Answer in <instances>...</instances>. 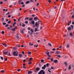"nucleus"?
I'll return each instance as SVG.
<instances>
[{"label":"nucleus","mask_w":74,"mask_h":74,"mask_svg":"<svg viewBox=\"0 0 74 74\" xmlns=\"http://www.w3.org/2000/svg\"><path fill=\"white\" fill-rule=\"evenodd\" d=\"M12 31H15V28H13V29H12Z\"/></svg>","instance_id":"obj_50"},{"label":"nucleus","mask_w":74,"mask_h":74,"mask_svg":"<svg viewBox=\"0 0 74 74\" xmlns=\"http://www.w3.org/2000/svg\"><path fill=\"white\" fill-rule=\"evenodd\" d=\"M6 24V23H3V25H5Z\"/></svg>","instance_id":"obj_34"},{"label":"nucleus","mask_w":74,"mask_h":74,"mask_svg":"<svg viewBox=\"0 0 74 74\" xmlns=\"http://www.w3.org/2000/svg\"><path fill=\"white\" fill-rule=\"evenodd\" d=\"M16 38H17V39H19V36H16Z\"/></svg>","instance_id":"obj_23"},{"label":"nucleus","mask_w":74,"mask_h":74,"mask_svg":"<svg viewBox=\"0 0 74 74\" xmlns=\"http://www.w3.org/2000/svg\"><path fill=\"white\" fill-rule=\"evenodd\" d=\"M73 15L72 16V18H74V14H73Z\"/></svg>","instance_id":"obj_44"},{"label":"nucleus","mask_w":74,"mask_h":74,"mask_svg":"<svg viewBox=\"0 0 74 74\" xmlns=\"http://www.w3.org/2000/svg\"><path fill=\"white\" fill-rule=\"evenodd\" d=\"M26 19H29V17H27V18H26L25 19V20H26Z\"/></svg>","instance_id":"obj_52"},{"label":"nucleus","mask_w":74,"mask_h":74,"mask_svg":"<svg viewBox=\"0 0 74 74\" xmlns=\"http://www.w3.org/2000/svg\"><path fill=\"white\" fill-rule=\"evenodd\" d=\"M3 53L4 55H7V52H3Z\"/></svg>","instance_id":"obj_15"},{"label":"nucleus","mask_w":74,"mask_h":74,"mask_svg":"<svg viewBox=\"0 0 74 74\" xmlns=\"http://www.w3.org/2000/svg\"><path fill=\"white\" fill-rule=\"evenodd\" d=\"M30 31H31V32H33V29H31L30 30Z\"/></svg>","instance_id":"obj_45"},{"label":"nucleus","mask_w":74,"mask_h":74,"mask_svg":"<svg viewBox=\"0 0 74 74\" xmlns=\"http://www.w3.org/2000/svg\"><path fill=\"white\" fill-rule=\"evenodd\" d=\"M17 71H21V69H18Z\"/></svg>","instance_id":"obj_63"},{"label":"nucleus","mask_w":74,"mask_h":74,"mask_svg":"<svg viewBox=\"0 0 74 74\" xmlns=\"http://www.w3.org/2000/svg\"><path fill=\"white\" fill-rule=\"evenodd\" d=\"M59 48L60 49H61L62 48V46H61L59 47Z\"/></svg>","instance_id":"obj_51"},{"label":"nucleus","mask_w":74,"mask_h":74,"mask_svg":"<svg viewBox=\"0 0 74 74\" xmlns=\"http://www.w3.org/2000/svg\"><path fill=\"white\" fill-rule=\"evenodd\" d=\"M55 53H56V54H59L60 53V51H56V52H55Z\"/></svg>","instance_id":"obj_4"},{"label":"nucleus","mask_w":74,"mask_h":74,"mask_svg":"<svg viewBox=\"0 0 74 74\" xmlns=\"http://www.w3.org/2000/svg\"><path fill=\"white\" fill-rule=\"evenodd\" d=\"M22 0H19V3H21V2H22Z\"/></svg>","instance_id":"obj_30"},{"label":"nucleus","mask_w":74,"mask_h":74,"mask_svg":"<svg viewBox=\"0 0 74 74\" xmlns=\"http://www.w3.org/2000/svg\"><path fill=\"white\" fill-rule=\"evenodd\" d=\"M30 45H31L32 46H33L34 45L33 44H31L30 42L29 43Z\"/></svg>","instance_id":"obj_40"},{"label":"nucleus","mask_w":74,"mask_h":74,"mask_svg":"<svg viewBox=\"0 0 74 74\" xmlns=\"http://www.w3.org/2000/svg\"><path fill=\"white\" fill-rule=\"evenodd\" d=\"M71 64H70V65L69 66V70H71Z\"/></svg>","instance_id":"obj_7"},{"label":"nucleus","mask_w":74,"mask_h":74,"mask_svg":"<svg viewBox=\"0 0 74 74\" xmlns=\"http://www.w3.org/2000/svg\"><path fill=\"white\" fill-rule=\"evenodd\" d=\"M2 45H3L4 46H5V47H7V45L5 43L4 44L3 43H2Z\"/></svg>","instance_id":"obj_14"},{"label":"nucleus","mask_w":74,"mask_h":74,"mask_svg":"<svg viewBox=\"0 0 74 74\" xmlns=\"http://www.w3.org/2000/svg\"><path fill=\"white\" fill-rule=\"evenodd\" d=\"M48 71H49V73H51V71L49 70V69L48 70Z\"/></svg>","instance_id":"obj_57"},{"label":"nucleus","mask_w":74,"mask_h":74,"mask_svg":"<svg viewBox=\"0 0 74 74\" xmlns=\"http://www.w3.org/2000/svg\"><path fill=\"white\" fill-rule=\"evenodd\" d=\"M46 66L47 67H48V66H49V64L48 63L46 64Z\"/></svg>","instance_id":"obj_35"},{"label":"nucleus","mask_w":74,"mask_h":74,"mask_svg":"<svg viewBox=\"0 0 74 74\" xmlns=\"http://www.w3.org/2000/svg\"><path fill=\"white\" fill-rule=\"evenodd\" d=\"M26 71H28V74H31V73H32V72L30 71H29L28 70H26Z\"/></svg>","instance_id":"obj_3"},{"label":"nucleus","mask_w":74,"mask_h":74,"mask_svg":"<svg viewBox=\"0 0 74 74\" xmlns=\"http://www.w3.org/2000/svg\"><path fill=\"white\" fill-rule=\"evenodd\" d=\"M68 29L69 30H71V28L70 27H69Z\"/></svg>","instance_id":"obj_27"},{"label":"nucleus","mask_w":74,"mask_h":74,"mask_svg":"<svg viewBox=\"0 0 74 74\" xmlns=\"http://www.w3.org/2000/svg\"><path fill=\"white\" fill-rule=\"evenodd\" d=\"M37 28H35V32H37Z\"/></svg>","instance_id":"obj_31"},{"label":"nucleus","mask_w":74,"mask_h":74,"mask_svg":"<svg viewBox=\"0 0 74 74\" xmlns=\"http://www.w3.org/2000/svg\"><path fill=\"white\" fill-rule=\"evenodd\" d=\"M4 33H5L4 31H2L1 32V33L2 34H4Z\"/></svg>","instance_id":"obj_32"},{"label":"nucleus","mask_w":74,"mask_h":74,"mask_svg":"<svg viewBox=\"0 0 74 74\" xmlns=\"http://www.w3.org/2000/svg\"><path fill=\"white\" fill-rule=\"evenodd\" d=\"M41 62L42 63H43V62H44V60H41Z\"/></svg>","instance_id":"obj_29"},{"label":"nucleus","mask_w":74,"mask_h":74,"mask_svg":"<svg viewBox=\"0 0 74 74\" xmlns=\"http://www.w3.org/2000/svg\"><path fill=\"white\" fill-rule=\"evenodd\" d=\"M42 69H43V70H45V68L44 67H42Z\"/></svg>","instance_id":"obj_38"},{"label":"nucleus","mask_w":74,"mask_h":74,"mask_svg":"<svg viewBox=\"0 0 74 74\" xmlns=\"http://www.w3.org/2000/svg\"><path fill=\"white\" fill-rule=\"evenodd\" d=\"M48 2L49 3H50L51 2V0H49L48 1Z\"/></svg>","instance_id":"obj_42"},{"label":"nucleus","mask_w":74,"mask_h":74,"mask_svg":"<svg viewBox=\"0 0 74 74\" xmlns=\"http://www.w3.org/2000/svg\"><path fill=\"white\" fill-rule=\"evenodd\" d=\"M44 67L45 68H46V65H44Z\"/></svg>","instance_id":"obj_54"},{"label":"nucleus","mask_w":74,"mask_h":74,"mask_svg":"<svg viewBox=\"0 0 74 74\" xmlns=\"http://www.w3.org/2000/svg\"><path fill=\"white\" fill-rule=\"evenodd\" d=\"M37 17H34V21H37Z\"/></svg>","instance_id":"obj_11"},{"label":"nucleus","mask_w":74,"mask_h":74,"mask_svg":"<svg viewBox=\"0 0 74 74\" xmlns=\"http://www.w3.org/2000/svg\"><path fill=\"white\" fill-rule=\"evenodd\" d=\"M25 5H22V7H25Z\"/></svg>","instance_id":"obj_61"},{"label":"nucleus","mask_w":74,"mask_h":74,"mask_svg":"<svg viewBox=\"0 0 74 74\" xmlns=\"http://www.w3.org/2000/svg\"><path fill=\"white\" fill-rule=\"evenodd\" d=\"M35 25L36 26H38V24H37V22H36L35 24Z\"/></svg>","instance_id":"obj_22"},{"label":"nucleus","mask_w":74,"mask_h":74,"mask_svg":"<svg viewBox=\"0 0 74 74\" xmlns=\"http://www.w3.org/2000/svg\"><path fill=\"white\" fill-rule=\"evenodd\" d=\"M34 1L33 0H30V2H33Z\"/></svg>","instance_id":"obj_56"},{"label":"nucleus","mask_w":74,"mask_h":74,"mask_svg":"<svg viewBox=\"0 0 74 74\" xmlns=\"http://www.w3.org/2000/svg\"><path fill=\"white\" fill-rule=\"evenodd\" d=\"M20 32L21 33H22V34H23L24 33V32H23V30H20Z\"/></svg>","instance_id":"obj_6"},{"label":"nucleus","mask_w":74,"mask_h":74,"mask_svg":"<svg viewBox=\"0 0 74 74\" xmlns=\"http://www.w3.org/2000/svg\"><path fill=\"white\" fill-rule=\"evenodd\" d=\"M54 63H57V62H58V61L57 60H54Z\"/></svg>","instance_id":"obj_8"},{"label":"nucleus","mask_w":74,"mask_h":74,"mask_svg":"<svg viewBox=\"0 0 74 74\" xmlns=\"http://www.w3.org/2000/svg\"><path fill=\"white\" fill-rule=\"evenodd\" d=\"M29 62H28V64H32V62L29 61Z\"/></svg>","instance_id":"obj_24"},{"label":"nucleus","mask_w":74,"mask_h":74,"mask_svg":"<svg viewBox=\"0 0 74 74\" xmlns=\"http://www.w3.org/2000/svg\"><path fill=\"white\" fill-rule=\"evenodd\" d=\"M31 23H32V24H34V23H35V22H34V20H33L32 21H31Z\"/></svg>","instance_id":"obj_12"},{"label":"nucleus","mask_w":74,"mask_h":74,"mask_svg":"<svg viewBox=\"0 0 74 74\" xmlns=\"http://www.w3.org/2000/svg\"><path fill=\"white\" fill-rule=\"evenodd\" d=\"M56 50V49H52V51H55Z\"/></svg>","instance_id":"obj_49"},{"label":"nucleus","mask_w":74,"mask_h":74,"mask_svg":"<svg viewBox=\"0 0 74 74\" xmlns=\"http://www.w3.org/2000/svg\"><path fill=\"white\" fill-rule=\"evenodd\" d=\"M9 25L8 24H6L5 25V27H8V26Z\"/></svg>","instance_id":"obj_39"},{"label":"nucleus","mask_w":74,"mask_h":74,"mask_svg":"<svg viewBox=\"0 0 74 74\" xmlns=\"http://www.w3.org/2000/svg\"><path fill=\"white\" fill-rule=\"evenodd\" d=\"M4 18H2V21H4Z\"/></svg>","instance_id":"obj_48"},{"label":"nucleus","mask_w":74,"mask_h":74,"mask_svg":"<svg viewBox=\"0 0 74 74\" xmlns=\"http://www.w3.org/2000/svg\"><path fill=\"white\" fill-rule=\"evenodd\" d=\"M39 5V3H37V4L36 5V6H38V5Z\"/></svg>","instance_id":"obj_53"},{"label":"nucleus","mask_w":74,"mask_h":74,"mask_svg":"<svg viewBox=\"0 0 74 74\" xmlns=\"http://www.w3.org/2000/svg\"><path fill=\"white\" fill-rule=\"evenodd\" d=\"M57 57H58V58H60L61 57V56H60L59 55H57Z\"/></svg>","instance_id":"obj_28"},{"label":"nucleus","mask_w":74,"mask_h":74,"mask_svg":"<svg viewBox=\"0 0 74 74\" xmlns=\"http://www.w3.org/2000/svg\"><path fill=\"white\" fill-rule=\"evenodd\" d=\"M31 53H32L30 51H29L28 52V55H31Z\"/></svg>","instance_id":"obj_21"},{"label":"nucleus","mask_w":74,"mask_h":74,"mask_svg":"<svg viewBox=\"0 0 74 74\" xmlns=\"http://www.w3.org/2000/svg\"><path fill=\"white\" fill-rule=\"evenodd\" d=\"M21 4H22V5L24 4V3H23V2H21Z\"/></svg>","instance_id":"obj_59"},{"label":"nucleus","mask_w":74,"mask_h":74,"mask_svg":"<svg viewBox=\"0 0 74 74\" xmlns=\"http://www.w3.org/2000/svg\"><path fill=\"white\" fill-rule=\"evenodd\" d=\"M13 55L14 56H17L18 55V53H16V51H14L13 53Z\"/></svg>","instance_id":"obj_1"},{"label":"nucleus","mask_w":74,"mask_h":74,"mask_svg":"<svg viewBox=\"0 0 74 74\" xmlns=\"http://www.w3.org/2000/svg\"><path fill=\"white\" fill-rule=\"evenodd\" d=\"M50 53H54V52L52 51H51L50 52Z\"/></svg>","instance_id":"obj_41"},{"label":"nucleus","mask_w":74,"mask_h":74,"mask_svg":"<svg viewBox=\"0 0 74 74\" xmlns=\"http://www.w3.org/2000/svg\"><path fill=\"white\" fill-rule=\"evenodd\" d=\"M33 18H29V21H33Z\"/></svg>","instance_id":"obj_17"},{"label":"nucleus","mask_w":74,"mask_h":74,"mask_svg":"<svg viewBox=\"0 0 74 74\" xmlns=\"http://www.w3.org/2000/svg\"><path fill=\"white\" fill-rule=\"evenodd\" d=\"M25 23H28V21H25Z\"/></svg>","instance_id":"obj_60"},{"label":"nucleus","mask_w":74,"mask_h":74,"mask_svg":"<svg viewBox=\"0 0 74 74\" xmlns=\"http://www.w3.org/2000/svg\"><path fill=\"white\" fill-rule=\"evenodd\" d=\"M65 66L66 67L68 66V64L66 62H65Z\"/></svg>","instance_id":"obj_9"},{"label":"nucleus","mask_w":74,"mask_h":74,"mask_svg":"<svg viewBox=\"0 0 74 74\" xmlns=\"http://www.w3.org/2000/svg\"><path fill=\"white\" fill-rule=\"evenodd\" d=\"M20 19H21V18H19L18 19V21L19 22V21H20Z\"/></svg>","instance_id":"obj_47"},{"label":"nucleus","mask_w":74,"mask_h":74,"mask_svg":"<svg viewBox=\"0 0 74 74\" xmlns=\"http://www.w3.org/2000/svg\"><path fill=\"white\" fill-rule=\"evenodd\" d=\"M44 71L42 73V74H45V72H44Z\"/></svg>","instance_id":"obj_64"},{"label":"nucleus","mask_w":74,"mask_h":74,"mask_svg":"<svg viewBox=\"0 0 74 74\" xmlns=\"http://www.w3.org/2000/svg\"><path fill=\"white\" fill-rule=\"evenodd\" d=\"M69 35L70 36H73V34H72V33H70L69 34Z\"/></svg>","instance_id":"obj_25"},{"label":"nucleus","mask_w":74,"mask_h":74,"mask_svg":"<svg viewBox=\"0 0 74 74\" xmlns=\"http://www.w3.org/2000/svg\"><path fill=\"white\" fill-rule=\"evenodd\" d=\"M18 56H19L20 58H21V57L22 56V54H19Z\"/></svg>","instance_id":"obj_5"},{"label":"nucleus","mask_w":74,"mask_h":74,"mask_svg":"<svg viewBox=\"0 0 74 74\" xmlns=\"http://www.w3.org/2000/svg\"><path fill=\"white\" fill-rule=\"evenodd\" d=\"M44 71V70H41L38 73V74H42V72Z\"/></svg>","instance_id":"obj_2"},{"label":"nucleus","mask_w":74,"mask_h":74,"mask_svg":"<svg viewBox=\"0 0 74 74\" xmlns=\"http://www.w3.org/2000/svg\"><path fill=\"white\" fill-rule=\"evenodd\" d=\"M47 55L49 57H51L49 55V52H48L47 53Z\"/></svg>","instance_id":"obj_10"},{"label":"nucleus","mask_w":74,"mask_h":74,"mask_svg":"<svg viewBox=\"0 0 74 74\" xmlns=\"http://www.w3.org/2000/svg\"><path fill=\"white\" fill-rule=\"evenodd\" d=\"M48 45H49V46H50L51 47L52 46V45H51V43H49Z\"/></svg>","instance_id":"obj_18"},{"label":"nucleus","mask_w":74,"mask_h":74,"mask_svg":"<svg viewBox=\"0 0 74 74\" xmlns=\"http://www.w3.org/2000/svg\"><path fill=\"white\" fill-rule=\"evenodd\" d=\"M26 25H25V24H23V25H22V26H23L24 27V26H25Z\"/></svg>","instance_id":"obj_37"},{"label":"nucleus","mask_w":74,"mask_h":74,"mask_svg":"<svg viewBox=\"0 0 74 74\" xmlns=\"http://www.w3.org/2000/svg\"><path fill=\"white\" fill-rule=\"evenodd\" d=\"M8 18H10V17H11V15H9L8 16Z\"/></svg>","instance_id":"obj_62"},{"label":"nucleus","mask_w":74,"mask_h":74,"mask_svg":"<svg viewBox=\"0 0 74 74\" xmlns=\"http://www.w3.org/2000/svg\"><path fill=\"white\" fill-rule=\"evenodd\" d=\"M71 27L72 29L73 28V25H71Z\"/></svg>","instance_id":"obj_58"},{"label":"nucleus","mask_w":74,"mask_h":74,"mask_svg":"<svg viewBox=\"0 0 74 74\" xmlns=\"http://www.w3.org/2000/svg\"><path fill=\"white\" fill-rule=\"evenodd\" d=\"M9 14H10V12H8V13L6 14V15H9Z\"/></svg>","instance_id":"obj_43"},{"label":"nucleus","mask_w":74,"mask_h":74,"mask_svg":"<svg viewBox=\"0 0 74 74\" xmlns=\"http://www.w3.org/2000/svg\"><path fill=\"white\" fill-rule=\"evenodd\" d=\"M7 60H8V59H7V58H5V61H7Z\"/></svg>","instance_id":"obj_46"},{"label":"nucleus","mask_w":74,"mask_h":74,"mask_svg":"<svg viewBox=\"0 0 74 74\" xmlns=\"http://www.w3.org/2000/svg\"><path fill=\"white\" fill-rule=\"evenodd\" d=\"M66 47L67 48H69V45H66Z\"/></svg>","instance_id":"obj_36"},{"label":"nucleus","mask_w":74,"mask_h":74,"mask_svg":"<svg viewBox=\"0 0 74 74\" xmlns=\"http://www.w3.org/2000/svg\"><path fill=\"white\" fill-rule=\"evenodd\" d=\"M32 60H33V58H31L29 60V62H31Z\"/></svg>","instance_id":"obj_16"},{"label":"nucleus","mask_w":74,"mask_h":74,"mask_svg":"<svg viewBox=\"0 0 74 74\" xmlns=\"http://www.w3.org/2000/svg\"><path fill=\"white\" fill-rule=\"evenodd\" d=\"M1 58L2 60H4V58L1 56Z\"/></svg>","instance_id":"obj_26"},{"label":"nucleus","mask_w":74,"mask_h":74,"mask_svg":"<svg viewBox=\"0 0 74 74\" xmlns=\"http://www.w3.org/2000/svg\"><path fill=\"white\" fill-rule=\"evenodd\" d=\"M30 3V1H27L25 2V4H29Z\"/></svg>","instance_id":"obj_20"},{"label":"nucleus","mask_w":74,"mask_h":74,"mask_svg":"<svg viewBox=\"0 0 74 74\" xmlns=\"http://www.w3.org/2000/svg\"><path fill=\"white\" fill-rule=\"evenodd\" d=\"M0 4H3V2L1 1L0 2Z\"/></svg>","instance_id":"obj_55"},{"label":"nucleus","mask_w":74,"mask_h":74,"mask_svg":"<svg viewBox=\"0 0 74 74\" xmlns=\"http://www.w3.org/2000/svg\"><path fill=\"white\" fill-rule=\"evenodd\" d=\"M11 22V21H9L8 22V23L10 24V23Z\"/></svg>","instance_id":"obj_33"},{"label":"nucleus","mask_w":74,"mask_h":74,"mask_svg":"<svg viewBox=\"0 0 74 74\" xmlns=\"http://www.w3.org/2000/svg\"><path fill=\"white\" fill-rule=\"evenodd\" d=\"M40 70V68H36V70L37 71H39Z\"/></svg>","instance_id":"obj_13"},{"label":"nucleus","mask_w":74,"mask_h":74,"mask_svg":"<svg viewBox=\"0 0 74 74\" xmlns=\"http://www.w3.org/2000/svg\"><path fill=\"white\" fill-rule=\"evenodd\" d=\"M5 71H4V70H2L1 71V73H4Z\"/></svg>","instance_id":"obj_19"}]
</instances>
